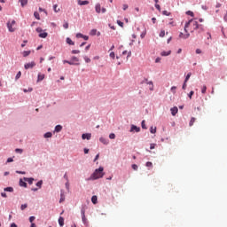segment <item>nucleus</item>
Here are the masks:
<instances>
[{
    "label": "nucleus",
    "instance_id": "nucleus-3",
    "mask_svg": "<svg viewBox=\"0 0 227 227\" xmlns=\"http://www.w3.org/2000/svg\"><path fill=\"white\" fill-rule=\"evenodd\" d=\"M15 24H16L15 20H13L12 22L10 21L7 22V27L10 33H13L17 29V27H15Z\"/></svg>",
    "mask_w": 227,
    "mask_h": 227
},
{
    "label": "nucleus",
    "instance_id": "nucleus-28",
    "mask_svg": "<svg viewBox=\"0 0 227 227\" xmlns=\"http://www.w3.org/2000/svg\"><path fill=\"white\" fill-rule=\"evenodd\" d=\"M201 93L203 95H205V93H207V85H203L202 89H201Z\"/></svg>",
    "mask_w": 227,
    "mask_h": 227
},
{
    "label": "nucleus",
    "instance_id": "nucleus-20",
    "mask_svg": "<svg viewBox=\"0 0 227 227\" xmlns=\"http://www.w3.org/2000/svg\"><path fill=\"white\" fill-rule=\"evenodd\" d=\"M29 54H31V51H25L22 52V55L24 58H27V56H29Z\"/></svg>",
    "mask_w": 227,
    "mask_h": 227
},
{
    "label": "nucleus",
    "instance_id": "nucleus-37",
    "mask_svg": "<svg viewBox=\"0 0 227 227\" xmlns=\"http://www.w3.org/2000/svg\"><path fill=\"white\" fill-rule=\"evenodd\" d=\"M186 15H190V17H194V12H192V11H187Z\"/></svg>",
    "mask_w": 227,
    "mask_h": 227
},
{
    "label": "nucleus",
    "instance_id": "nucleus-15",
    "mask_svg": "<svg viewBox=\"0 0 227 227\" xmlns=\"http://www.w3.org/2000/svg\"><path fill=\"white\" fill-rule=\"evenodd\" d=\"M61 130H63V126L61 125H57L55 127V132H61Z\"/></svg>",
    "mask_w": 227,
    "mask_h": 227
},
{
    "label": "nucleus",
    "instance_id": "nucleus-62",
    "mask_svg": "<svg viewBox=\"0 0 227 227\" xmlns=\"http://www.w3.org/2000/svg\"><path fill=\"white\" fill-rule=\"evenodd\" d=\"M42 31H43V30H42V27H37V28H36V32H37V33H42Z\"/></svg>",
    "mask_w": 227,
    "mask_h": 227
},
{
    "label": "nucleus",
    "instance_id": "nucleus-24",
    "mask_svg": "<svg viewBox=\"0 0 227 227\" xmlns=\"http://www.w3.org/2000/svg\"><path fill=\"white\" fill-rule=\"evenodd\" d=\"M4 191H5V192H13V187H6Z\"/></svg>",
    "mask_w": 227,
    "mask_h": 227
},
{
    "label": "nucleus",
    "instance_id": "nucleus-1",
    "mask_svg": "<svg viewBox=\"0 0 227 227\" xmlns=\"http://www.w3.org/2000/svg\"><path fill=\"white\" fill-rule=\"evenodd\" d=\"M199 27H200L201 30H203V27H201V25L198 24V21H194V20H190L185 25H184V33H180L179 35V38H183L184 40H187V38H189V36H191L190 33H194V31H196V29H199Z\"/></svg>",
    "mask_w": 227,
    "mask_h": 227
},
{
    "label": "nucleus",
    "instance_id": "nucleus-5",
    "mask_svg": "<svg viewBox=\"0 0 227 227\" xmlns=\"http://www.w3.org/2000/svg\"><path fill=\"white\" fill-rule=\"evenodd\" d=\"M81 214H82V223H84V224H86V210L82 209Z\"/></svg>",
    "mask_w": 227,
    "mask_h": 227
},
{
    "label": "nucleus",
    "instance_id": "nucleus-44",
    "mask_svg": "<svg viewBox=\"0 0 227 227\" xmlns=\"http://www.w3.org/2000/svg\"><path fill=\"white\" fill-rule=\"evenodd\" d=\"M71 52H72V54H79L81 52V51H79V50H73Z\"/></svg>",
    "mask_w": 227,
    "mask_h": 227
},
{
    "label": "nucleus",
    "instance_id": "nucleus-63",
    "mask_svg": "<svg viewBox=\"0 0 227 227\" xmlns=\"http://www.w3.org/2000/svg\"><path fill=\"white\" fill-rule=\"evenodd\" d=\"M196 54H201V50L197 49V50H196Z\"/></svg>",
    "mask_w": 227,
    "mask_h": 227
},
{
    "label": "nucleus",
    "instance_id": "nucleus-4",
    "mask_svg": "<svg viewBox=\"0 0 227 227\" xmlns=\"http://www.w3.org/2000/svg\"><path fill=\"white\" fill-rule=\"evenodd\" d=\"M34 67H36V63H35V61L24 65L25 70H29V68H34Z\"/></svg>",
    "mask_w": 227,
    "mask_h": 227
},
{
    "label": "nucleus",
    "instance_id": "nucleus-13",
    "mask_svg": "<svg viewBox=\"0 0 227 227\" xmlns=\"http://www.w3.org/2000/svg\"><path fill=\"white\" fill-rule=\"evenodd\" d=\"M59 226L63 227L64 224H65V218H63V217L60 216V217L59 218Z\"/></svg>",
    "mask_w": 227,
    "mask_h": 227
},
{
    "label": "nucleus",
    "instance_id": "nucleus-22",
    "mask_svg": "<svg viewBox=\"0 0 227 227\" xmlns=\"http://www.w3.org/2000/svg\"><path fill=\"white\" fill-rule=\"evenodd\" d=\"M170 54H171V51H161L160 56H169Z\"/></svg>",
    "mask_w": 227,
    "mask_h": 227
},
{
    "label": "nucleus",
    "instance_id": "nucleus-60",
    "mask_svg": "<svg viewBox=\"0 0 227 227\" xmlns=\"http://www.w3.org/2000/svg\"><path fill=\"white\" fill-rule=\"evenodd\" d=\"M16 153H22V149H15Z\"/></svg>",
    "mask_w": 227,
    "mask_h": 227
},
{
    "label": "nucleus",
    "instance_id": "nucleus-47",
    "mask_svg": "<svg viewBox=\"0 0 227 227\" xmlns=\"http://www.w3.org/2000/svg\"><path fill=\"white\" fill-rule=\"evenodd\" d=\"M84 36V35L78 33L76 34V38H82Z\"/></svg>",
    "mask_w": 227,
    "mask_h": 227
},
{
    "label": "nucleus",
    "instance_id": "nucleus-42",
    "mask_svg": "<svg viewBox=\"0 0 227 227\" xmlns=\"http://www.w3.org/2000/svg\"><path fill=\"white\" fill-rule=\"evenodd\" d=\"M23 91H24V93H27V91L31 92V91H33V88H28V90L24 89Z\"/></svg>",
    "mask_w": 227,
    "mask_h": 227
},
{
    "label": "nucleus",
    "instance_id": "nucleus-51",
    "mask_svg": "<svg viewBox=\"0 0 227 227\" xmlns=\"http://www.w3.org/2000/svg\"><path fill=\"white\" fill-rule=\"evenodd\" d=\"M63 27L64 29H68V22H65Z\"/></svg>",
    "mask_w": 227,
    "mask_h": 227
},
{
    "label": "nucleus",
    "instance_id": "nucleus-52",
    "mask_svg": "<svg viewBox=\"0 0 227 227\" xmlns=\"http://www.w3.org/2000/svg\"><path fill=\"white\" fill-rule=\"evenodd\" d=\"M35 219H36L35 216H30L29 222L33 224V221H35Z\"/></svg>",
    "mask_w": 227,
    "mask_h": 227
},
{
    "label": "nucleus",
    "instance_id": "nucleus-39",
    "mask_svg": "<svg viewBox=\"0 0 227 227\" xmlns=\"http://www.w3.org/2000/svg\"><path fill=\"white\" fill-rule=\"evenodd\" d=\"M163 15H166L167 17H169V15H171V12H168V11H163L162 12Z\"/></svg>",
    "mask_w": 227,
    "mask_h": 227
},
{
    "label": "nucleus",
    "instance_id": "nucleus-58",
    "mask_svg": "<svg viewBox=\"0 0 227 227\" xmlns=\"http://www.w3.org/2000/svg\"><path fill=\"white\" fill-rule=\"evenodd\" d=\"M142 129H146V124H145V121H142Z\"/></svg>",
    "mask_w": 227,
    "mask_h": 227
},
{
    "label": "nucleus",
    "instance_id": "nucleus-36",
    "mask_svg": "<svg viewBox=\"0 0 227 227\" xmlns=\"http://www.w3.org/2000/svg\"><path fill=\"white\" fill-rule=\"evenodd\" d=\"M90 35L91 36H95V35H97V29H92V30L90 31Z\"/></svg>",
    "mask_w": 227,
    "mask_h": 227
},
{
    "label": "nucleus",
    "instance_id": "nucleus-59",
    "mask_svg": "<svg viewBox=\"0 0 227 227\" xmlns=\"http://www.w3.org/2000/svg\"><path fill=\"white\" fill-rule=\"evenodd\" d=\"M155 8L158 9L159 12H160V5L158 4H155Z\"/></svg>",
    "mask_w": 227,
    "mask_h": 227
},
{
    "label": "nucleus",
    "instance_id": "nucleus-12",
    "mask_svg": "<svg viewBox=\"0 0 227 227\" xmlns=\"http://www.w3.org/2000/svg\"><path fill=\"white\" fill-rule=\"evenodd\" d=\"M78 4H79L80 6H84V5H86V4H90V1H88V0H85V1L79 0V1H78Z\"/></svg>",
    "mask_w": 227,
    "mask_h": 227
},
{
    "label": "nucleus",
    "instance_id": "nucleus-9",
    "mask_svg": "<svg viewBox=\"0 0 227 227\" xmlns=\"http://www.w3.org/2000/svg\"><path fill=\"white\" fill-rule=\"evenodd\" d=\"M172 116H176V114L178 113V107L174 106L170 109Z\"/></svg>",
    "mask_w": 227,
    "mask_h": 227
},
{
    "label": "nucleus",
    "instance_id": "nucleus-40",
    "mask_svg": "<svg viewBox=\"0 0 227 227\" xmlns=\"http://www.w3.org/2000/svg\"><path fill=\"white\" fill-rule=\"evenodd\" d=\"M191 75H192L191 73H189V74L186 75L185 80H184L185 82H187V81H189V79H191Z\"/></svg>",
    "mask_w": 227,
    "mask_h": 227
},
{
    "label": "nucleus",
    "instance_id": "nucleus-26",
    "mask_svg": "<svg viewBox=\"0 0 227 227\" xmlns=\"http://www.w3.org/2000/svg\"><path fill=\"white\" fill-rule=\"evenodd\" d=\"M195 121H196V118L192 117V118L191 119V121H190L189 126H190V127H192V125H194Z\"/></svg>",
    "mask_w": 227,
    "mask_h": 227
},
{
    "label": "nucleus",
    "instance_id": "nucleus-43",
    "mask_svg": "<svg viewBox=\"0 0 227 227\" xmlns=\"http://www.w3.org/2000/svg\"><path fill=\"white\" fill-rule=\"evenodd\" d=\"M21 210H26V208H27V204H23L20 207Z\"/></svg>",
    "mask_w": 227,
    "mask_h": 227
},
{
    "label": "nucleus",
    "instance_id": "nucleus-7",
    "mask_svg": "<svg viewBox=\"0 0 227 227\" xmlns=\"http://www.w3.org/2000/svg\"><path fill=\"white\" fill-rule=\"evenodd\" d=\"M82 139H87L88 141H90V139H91V133H84L82 135Z\"/></svg>",
    "mask_w": 227,
    "mask_h": 227
},
{
    "label": "nucleus",
    "instance_id": "nucleus-53",
    "mask_svg": "<svg viewBox=\"0 0 227 227\" xmlns=\"http://www.w3.org/2000/svg\"><path fill=\"white\" fill-rule=\"evenodd\" d=\"M117 24H118V26H120L121 27H123V22H121V20H117Z\"/></svg>",
    "mask_w": 227,
    "mask_h": 227
},
{
    "label": "nucleus",
    "instance_id": "nucleus-30",
    "mask_svg": "<svg viewBox=\"0 0 227 227\" xmlns=\"http://www.w3.org/2000/svg\"><path fill=\"white\" fill-rule=\"evenodd\" d=\"M150 132L151 134H155V132H157V128L151 127Z\"/></svg>",
    "mask_w": 227,
    "mask_h": 227
},
{
    "label": "nucleus",
    "instance_id": "nucleus-46",
    "mask_svg": "<svg viewBox=\"0 0 227 227\" xmlns=\"http://www.w3.org/2000/svg\"><path fill=\"white\" fill-rule=\"evenodd\" d=\"M109 137H110L111 139H114V138L116 137V135H114V133H111V134L109 135Z\"/></svg>",
    "mask_w": 227,
    "mask_h": 227
},
{
    "label": "nucleus",
    "instance_id": "nucleus-16",
    "mask_svg": "<svg viewBox=\"0 0 227 227\" xmlns=\"http://www.w3.org/2000/svg\"><path fill=\"white\" fill-rule=\"evenodd\" d=\"M66 42L67 43H68V45H75V43H74V41H72V39H70V37H67Z\"/></svg>",
    "mask_w": 227,
    "mask_h": 227
},
{
    "label": "nucleus",
    "instance_id": "nucleus-11",
    "mask_svg": "<svg viewBox=\"0 0 227 227\" xmlns=\"http://www.w3.org/2000/svg\"><path fill=\"white\" fill-rule=\"evenodd\" d=\"M27 181H25L24 179H20V187H27V183H26Z\"/></svg>",
    "mask_w": 227,
    "mask_h": 227
},
{
    "label": "nucleus",
    "instance_id": "nucleus-19",
    "mask_svg": "<svg viewBox=\"0 0 227 227\" xmlns=\"http://www.w3.org/2000/svg\"><path fill=\"white\" fill-rule=\"evenodd\" d=\"M96 12H97V13H100V12H101V6H100V4H96Z\"/></svg>",
    "mask_w": 227,
    "mask_h": 227
},
{
    "label": "nucleus",
    "instance_id": "nucleus-17",
    "mask_svg": "<svg viewBox=\"0 0 227 227\" xmlns=\"http://www.w3.org/2000/svg\"><path fill=\"white\" fill-rule=\"evenodd\" d=\"M98 198H97V195H94V196H92V198H91V201H92V203L94 204V205H97V203H98Z\"/></svg>",
    "mask_w": 227,
    "mask_h": 227
},
{
    "label": "nucleus",
    "instance_id": "nucleus-57",
    "mask_svg": "<svg viewBox=\"0 0 227 227\" xmlns=\"http://www.w3.org/2000/svg\"><path fill=\"white\" fill-rule=\"evenodd\" d=\"M122 8H123L124 11H125V10H128V9H129V5L126 4H124L122 5Z\"/></svg>",
    "mask_w": 227,
    "mask_h": 227
},
{
    "label": "nucleus",
    "instance_id": "nucleus-32",
    "mask_svg": "<svg viewBox=\"0 0 227 227\" xmlns=\"http://www.w3.org/2000/svg\"><path fill=\"white\" fill-rule=\"evenodd\" d=\"M53 10H54L55 13H58V12H59V8H58V4L53 5Z\"/></svg>",
    "mask_w": 227,
    "mask_h": 227
},
{
    "label": "nucleus",
    "instance_id": "nucleus-61",
    "mask_svg": "<svg viewBox=\"0 0 227 227\" xmlns=\"http://www.w3.org/2000/svg\"><path fill=\"white\" fill-rule=\"evenodd\" d=\"M1 196H2V198H8V196L6 195V192H2Z\"/></svg>",
    "mask_w": 227,
    "mask_h": 227
},
{
    "label": "nucleus",
    "instance_id": "nucleus-34",
    "mask_svg": "<svg viewBox=\"0 0 227 227\" xmlns=\"http://www.w3.org/2000/svg\"><path fill=\"white\" fill-rule=\"evenodd\" d=\"M43 184V181H38L37 183H36V186L37 187H39V189H41L42 188V184Z\"/></svg>",
    "mask_w": 227,
    "mask_h": 227
},
{
    "label": "nucleus",
    "instance_id": "nucleus-64",
    "mask_svg": "<svg viewBox=\"0 0 227 227\" xmlns=\"http://www.w3.org/2000/svg\"><path fill=\"white\" fill-rule=\"evenodd\" d=\"M155 63H160V58H157V59H155Z\"/></svg>",
    "mask_w": 227,
    "mask_h": 227
},
{
    "label": "nucleus",
    "instance_id": "nucleus-29",
    "mask_svg": "<svg viewBox=\"0 0 227 227\" xmlns=\"http://www.w3.org/2000/svg\"><path fill=\"white\" fill-rule=\"evenodd\" d=\"M63 201H65V194L61 193L60 194L59 203H63Z\"/></svg>",
    "mask_w": 227,
    "mask_h": 227
},
{
    "label": "nucleus",
    "instance_id": "nucleus-2",
    "mask_svg": "<svg viewBox=\"0 0 227 227\" xmlns=\"http://www.w3.org/2000/svg\"><path fill=\"white\" fill-rule=\"evenodd\" d=\"M104 176V168L99 167L96 169L94 173L90 176V180H98V178H103Z\"/></svg>",
    "mask_w": 227,
    "mask_h": 227
},
{
    "label": "nucleus",
    "instance_id": "nucleus-45",
    "mask_svg": "<svg viewBox=\"0 0 227 227\" xmlns=\"http://www.w3.org/2000/svg\"><path fill=\"white\" fill-rule=\"evenodd\" d=\"M20 75H22V73L20 71V72H18V74H16V80H17V79H20Z\"/></svg>",
    "mask_w": 227,
    "mask_h": 227
},
{
    "label": "nucleus",
    "instance_id": "nucleus-31",
    "mask_svg": "<svg viewBox=\"0 0 227 227\" xmlns=\"http://www.w3.org/2000/svg\"><path fill=\"white\" fill-rule=\"evenodd\" d=\"M160 38H164V36H166V31L161 30L160 33Z\"/></svg>",
    "mask_w": 227,
    "mask_h": 227
},
{
    "label": "nucleus",
    "instance_id": "nucleus-21",
    "mask_svg": "<svg viewBox=\"0 0 227 227\" xmlns=\"http://www.w3.org/2000/svg\"><path fill=\"white\" fill-rule=\"evenodd\" d=\"M49 34H47L46 32H41L39 34V37L40 38H45L46 36H48Z\"/></svg>",
    "mask_w": 227,
    "mask_h": 227
},
{
    "label": "nucleus",
    "instance_id": "nucleus-10",
    "mask_svg": "<svg viewBox=\"0 0 227 227\" xmlns=\"http://www.w3.org/2000/svg\"><path fill=\"white\" fill-rule=\"evenodd\" d=\"M99 141H100V143H102L103 145H109V140H108L107 138L104 137H101L99 138Z\"/></svg>",
    "mask_w": 227,
    "mask_h": 227
},
{
    "label": "nucleus",
    "instance_id": "nucleus-56",
    "mask_svg": "<svg viewBox=\"0 0 227 227\" xmlns=\"http://www.w3.org/2000/svg\"><path fill=\"white\" fill-rule=\"evenodd\" d=\"M67 65H79V63H74L71 60L67 62Z\"/></svg>",
    "mask_w": 227,
    "mask_h": 227
},
{
    "label": "nucleus",
    "instance_id": "nucleus-41",
    "mask_svg": "<svg viewBox=\"0 0 227 227\" xmlns=\"http://www.w3.org/2000/svg\"><path fill=\"white\" fill-rule=\"evenodd\" d=\"M192 95H194V90H191L190 93L188 94L189 98H192Z\"/></svg>",
    "mask_w": 227,
    "mask_h": 227
},
{
    "label": "nucleus",
    "instance_id": "nucleus-33",
    "mask_svg": "<svg viewBox=\"0 0 227 227\" xmlns=\"http://www.w3.org/2000/svg\"><path fill=\"white\" fill-rule=\"evenodd\" d=\"M34 17L37 20H40V13H38V12H35L34 13Z\"/></svg>",
    "mask_w": 227,
    "mask_h": 227
},
{
    "label": "nucleus",
    "instance_id": "nucleus-25",
    "mask_svg": "<svg viewBox=\"0 0 227 227\" xmlns=\"http://www.w3.org/2000/svg\"><path fill=\"white\" fill-rule=\"evenodd\" d=\"M147 84H149V86H152L150 87V90L151 91H153V82H148V80H145Z\"/></svg>",
    "mask_w": 227,
    "mask_h": 227
},
{
    "label": "nucleus",
    "instance_id": "nucleus-38",
    "mask_svg": "<svg viewBox=\"0 0 227 227\" xmlns=\"http://www.w3.org/2000/svg\"><path fill=\"white\" fill-rule=\"evenodd\" d=\"M44 137H52V133H51V132H47V133H45L44 134Z\"/></svg>",
    "mask_w": 227,
    "mask_h": 227
},
{
    "label": "nucleus",
    "instance_id": "nucleus-18",
    "mask_svg": "<svg viewBox=\"0 0 227 227\" xmlns=\"http://www.w3.org/2000/svg\"><path fill=\"white\" fill-rule=\"evenodd\" d=\"M126 54H128L127 58H130L132 56V51H124L122 56H125Z\"/></svg>",
    "mask_w": 227,
    "mask_h": 227
},
{
    "label": "nucleus",
    "instance_id": "nucleus-27",
    "mask_svg": "<svg viewBox=\"0 0 227 227\" xmlns=\"http://www.w3.org/2000/svg\"><path fill=\"white\" fill-rule=\"evenodd\" d=\"M20 3L21 6H26V4H27V0H20Z\"/></svg>",
    "mask_w": 227,
    "mask_h": 227
},
{
    "label": "nucleus",
    "instance_id": "nucleus-55",
    "mask_svg": "<svg viewBox=\"0 0 227 227\" xmlns=\"http://www.w3.org/2000/svg\"><path fill=\"white\" fill-rule=\"evenodd\" d=\"M155 146H156L155 144H151V145H150V150L155 149Z\"/></svg>",
    "mask_w": 227,
    "mask_h": 227
},
{
    "label": "nucleus",
    "instance_id": "nucleus-6",
    "mask_svg": "<svg viewBox=\"0 0 227 227\" xmlns=\"http://www.w3.org/2000/svg\"><path fill=\"white\" fill-rule=\"evenodd\" d=\"M23 180L25 182H27V184H29V185H33V182H35V178H33V177H24Z\"/></svg>",
    "mask_w": 227,
    "mask_h": 227
},
{
    "label": "nucleus",
    "instance_id": "nucleus-23",
    "mask_svg": "<svg viewBox=\"0 0 227 227\" xmlns=\"http://www.w3.org/2000/svg\"><path fill=\"white\" fill-rule=\"evenodd\" d=\"M71 61L73 63H79V59L77 57L74 56L71 58Z\"/></svg>",
    "mask_w": 227,
    "mask_h": 227
},
{
    "label": "nucleus",
    "instance_id": "nucleus-54",
    "mask_svg": "<svg viewBox=\"0 0 227 227\" xmlns=\"http://www.w3.org/2000/svg\"><path fill=\"white\" fill-rule=\"evenodd\" d=\"M137 166L136 164L132 165V169H134V171H137Z\"/></svg>",
    "mask_w": 227,
    "mask_h": 227
},
{
    "label": "nucleus",
    "instance_id": "nucleus-48",
    "mask_svg": "<svg viewBox=\"0 0 227 227\" xmlns=\"http://www.w3.org/2000/svg\"><path fill=\"white\" fill-rule=\"evenodd\" d=\"M110 58H112V59H114L115 58L114 51L110 52Z\"/></svg>",
    "mask_w": 227,
    "mask_h": 227
},
{
    "label": "nucleus",
    "instance_id": "nucleus-35",
    "mask_svg": "<svg viewBox=\"0 0 227 227\" xmlns=\"http://www.w3.org/2000/svg\"><path fill=\"white\" fill-rule=\"evenodd\" d=\"M83 59H84L85 63H91V59L90 58H88V57L85 56Z\"/></svg>",
    "mask_w": 227,
    "mask_h": 227
},
{
    "label": "nucleus",
    "instance_id": "nucleus-49",
    "mask_svg": "<svg viewBox=\"0 0 227 227\" xmlns=\"http://www.w3.org/2000/svg\"><path fill=\"white\" fill-rule=\"evenodd\" d=\"M171 91L172 93H176V86L171 87Z\"/></svg>",
    "mask_w": 227,
    "mask_h": 227
},
{
    "label": "nucleus",
    "instance_id": "nucleus-8",
    "mask_svg": "<svg viewBox=\"0 0 227 227\" xmlns=\"http://www.w3.org/2000/svg\"><path fill=\"white\" fill-rule=\"evenodd\" d=\"M140 132L141 131V128H138L136 125H131V129H130V132Z\"/></svg>",
    "mask_w": 227,
    "mask_h": 227
},
{
    "label": "nucleus",
    "instance_id": "nucleus-14",
    "mask_svg": "<svg viewBox=\"0 0 227 227\" xmlns=\"http://www.w3.org/2000/svg\"><path fill=\"white\" fill-rule=\"evenodd\" d=\"M45 79V74H39L37 77V82H40V81H43Z\"/></svg>",
    "mask_w": 227,
    "mask_h": 227
},
{
    "label": "nucleus",
    "instance_id": "nucleus-50",
    "mask_svg": "<svg viewBox=\"0 0 227 227\" xmlns=\"http://www.w3.org/2000/svg\"><path fill=\"white\" fill-rule=\"evenodd\" d=\"M152 166H153V163L151 161H147L146 162V167L147 168H152Z\"/></svg>",
    "mask_w": 227,
    "mask_h": 227
}]
</instances>
